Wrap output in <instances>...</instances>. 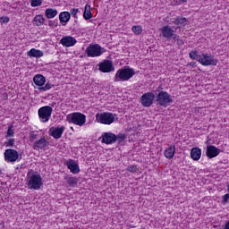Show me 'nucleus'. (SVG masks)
Listing matches in <instances>:
<instances>
[{
    "label": "nucleus",
    "mask_w": 229,
    "mask_h": 229,
    "mask_svg": "<svg viewBox=\"0 0 229 229\" xmlns=\"http://www.w3.org/2000/svg\"><path fill=\"white\" fill-rule=\"evenodd\" d=\"M45 21L46 18H44V16L41 14L36 15L33 19L34 26H42Z\"/></svg>",
    "instance_id": "nucleus-26"
},
{
    "label": "nucleus",
    "mask_w": 229,
    "mask_h": 229,
    "mask_svg": "<svg viewBox=\"0 0 229 229\" xmlns=\"http://www.w3.org/2000/svg\"><path fill=\"white\" fill-rule=\"evenodd\" d=\"M3 174V169L0 168V175Z\"/></svg>",
    "instance_id": "nucleus-44"
},
{
    "label": "nucleus",
    "mask_w": 229,
    "mask_h": 229,
    "mask_svg": "<svg viewBox=\"0 0 229 229\" xmlns=\"http://www.w3.org/2000/svg\"><path fill=\"white\" fill-rule=\"evenodd\" d=\"M131 30H132V33H134V35H140V33H142V27H140L139 25L132 26Z\"/></svg>",
    "instance_id": "nucleus-31"
},
{
    "label": "nucleus",
    "mask_w": 229,
    "mask_h": 229,
    "mask_svg": "<svg viewBox=\"0 0 229 229\" xmlns=\"http://www.w3.org/2000/svg\"><path fill=\"white\" fill-rule=\"evenodd\" d=\"M14 133H15V131H13V125H10L9 127H8V130H7V137H13V135H14Z\"/></svg>",
    "instance_id": "nucleus-33"
},
{
    "label": "nucleus",
    "mask_w": 229,
    "mask_h": 229,
    "mask_svg": "<svg viewBox=\"0 0 229 229\" xmlns=\"http://www.w3.org/2000/svg\"><path fill=\"white\" fill-rule=\"evenodd\" d=\"M50 135L54 137V139H61L62 135H64V131H65V126H58L56 128L50 129Z\"/></svg>",
    "instance_id": "nucleus-17"
},
{
    "label": "nucleus",
    "mask_w": 229,
    "mask_h": 229,
    "mask_svg": "<svg viewBox=\"0 0 229 229\" xmlns=\"http://www.w3.org/2000/svg\"><path fill=\"white\" fill-rule=\"evenodd\" d=\"M10 22V18L7 16H3L0 18V23L1 24H8Z\"/></svg>",
    "instance_id": "nucleus-34"
},
{
    "label": "nucleus",
    "mask_w": 229,
    "mask_h": 229,
    "mask_svg": "<svg viewBox=\"0 0 229 229\" xmlns=\"http://www.w3.org/2000/svg\"><path fill=\"white\" fill-rule=\"evenodd\" d=\"M188 65H190V67H196V62H191Z\"/></svg>",
    "instance_id": "nucleus-42"
},
{
    "label": "nucleus",
    "mask_w": 229,
    "mask_h": 229,
    "mask_svg": "<svg viewBox=\"0 0 229 229\" xmlns=\"http://www.w3.org/2000/svg\"><path fill=\"white\" fill-rule=\"evenodd\" d=\"M228 199H229V193H226L225 195H224L222 197V203L225 204V203H228Z\"/></svg>",
    "instance_id": "nucleus-40"
},
{
    "label": "nucleus",
    "mask_w": 229,
    "mask_h": 229,
    "mask_svg": "<svg viewBox=\"0 0 229 229\" xmlns=\"http://www.w3.org/2000/svg\"><path fill=\"white\" fill-rule=\"evenodd\" d=\"M161 34L160 37H163L164 38H166L167 40H171L173 38L174 40H176L177 35L174 33V30L173 28L169 27V25L163 26L160 29Z\"/></svg>",
    "instance_id": "nucleus-9"
},
{
    "label": "nucleus",
    "mask_w": 229,
    "mask_h": 229,
    "mask_svg": "<svg viewBox=\"0 0 229 229\" xmlns=\"http://www.w3.org/2000/svg\"><path fill=\"white\" fill-rule=\"evenodd\" d=\"M189 56L191 60H197V62H199V59L201 58V55H198L197 50H191L189 54Z\"/></svg>",
    "instance_id": "nucleus-29"
},
{
    "label": "nucleus",
    "mask_w": 229,
    "mask_h": 229,
    "mask_svg": "<svg viewBox=\"0 0 229 229\" xmlns=\"http://www.w3.org/2000/svg\"><path fill=\"white\" fill-rule=\"evenodd\" d=\"M55 85L51 84L50 82H47L45 86L39 87L38 90L46 92L47 90H51Z\"/></svg>",
    "instance_id": "nucleus-30"
},
{
    "label": "nucleus",
    "mask_w": 229,
    "mask_h": 229,
    "mask_svg": "<svg viewBox=\"0 0 229 229\" xmlns=\"http://www.w3.org/2000/svg\"><path fill=\"white\" fill-rule=\"evenodd\" d=\"M64 180H66V183L70 187H76L78 185V178L76 177H65Z\"/></svg>",
    "instance_id": "nucleus-28"
},
{
    "label": "nucleus",
    "mask_w": 229,
    "mask_h": 229,
    "mask_svg": "<svg viewBox=\"0 0 229 229\" xmlns=\"http://www.w3.org/2000/svg\"><path fill=\"white\" fill-rule=\"evenodd\" d=\"M98 70L100 72H112L115 71V67H114V64L110 60H105L104 62L99 64Z\"/></svg>",
    "instance_id": "nucleus-12"
},
{
    "label": "nucleus",
    "mask_w": 229,
    "mask_h": 229,
    "mask_svg": "<svg viewBox=\"0 0 229 229\" xmlns=\"http://www.w3.org/2000/svg\"><path fill=\"white\" fill-rule=\"evenodd\" d=\"M37 137H38V133H35V131H30V140L33 141L37 139Z\"/></svg>",
    "instance_id": "nucleus-36"
},
{
    "label": "nucleus",
    "mask_w": 229,
    "mask_h": 229,
    "mask_svg": "<svg viewBox=\"0 0 229 229\" xmlns=\"http://www.w3.org/2000/svg\"><path fill=\"white\" fill-rule=\"evenodd\" d=\"M60 22H69L71 21V13L69 12H62L59 14Z\"/></svg>",
    "instance_id": "nucleus-25"
},
{
    "label": "nucleus",
    "mask_w": 229,
    "mask_h": 229,
    "mask_svg": "<svg viewBox=\"0 0 229 229\" xmlns=\"http://www.w3.org/2000/svg\"><path fill=\"white\" fill-rule=\"evenodd\" d=\"M127 171H129L130 173H137V165H130Z\"/></svg>",
    "instance_id": "nucleus-38"
},
{
    "label": "nucleus",
    "mask_w": 229,
    "mask_h": 229,
    "mask_svg": "<svg viewBox=\"0 0 229 229\" xmlns=\"http://www.w3.org/2000/svg\"><path fill=\"white\" fill-rule=\"evenodd\" d=\"M38 114L41 123H47L53 114V107L49 106H42L38 109Z\"/></svg>",
    "instance_id": "nucleus-7"
},
{
    "label": "nucleus",
    "mask_w": 229,
    "mask_h": 229,
    "mask_svg": "<svg viewBox=\"0 0 229 229\" xmlns=\"http://www.w3.org/2000/svg\"><path fill=\"white\" fill-rule=\"evenodd\" d=\"M83 18L86 21H89V19H92V13L90 12V5L86 4L84 13H83Z\"/></svg>",
    "instance_id": "nucleus-27"
},
{
    "label": "nucleus",
    "mask_w": 229,
    "mask_h": 229,
    "mask_svg": "<svg viewBox=\"0 0 229 229\" xmlns=\"http://www.w3.org/2000/svg\"><path fill=\"white\" fill-rule=\"evenodd\" d=\"M48 26L53 27V21H48Z\"/></svg>",
    "instance_id": "nucleus-43"
},
{
    "label": "nucleus",
    "mask_w": 229,
    "mask_h": 229,
    "mask_svg": "<svg viewBox=\"0 0 229 229\" xmlns=\"http://www.w3.org/2000/svg\"><path fill=\"white\" fill-rule=\"evenodd\" d=\"M47 146H49V141H47L46 138H41L40 140L34 142L33 149L36 151H40V149L45 150Z\"/></svg>",
    "instance_id": "nucleus-15"
},
{
    "label": "nucleus",
    "mask_w": 229,
    "mask_h": 229,
    "mask_svg": "<svg viewBox=\"0 0 229 229\" xmlns=\"http://www.w3.org/2000/svg\"><path fill=\"white\" fill-rule=\"evenodd\" d=\"M105 51V48L101 47L99 44H90L86 48V55L89 58H96L98 56H101Z\"/></svg>",
    "instance_id": "nucleus-4"
},
{
    "label": "nucleus",
    "mask_w": 229,
    "mask_h": 229,
    "mask_svg": "<svg viewBox=\"0 0 229 229\" xmlns=\"http://www.w3.org/2000/svg\"><path fill=\"white\" fill-rule=\"evenodd\" d=\"M76 42H78L76 38H73L72 36L63 37L60 40V44H62L64 47H72Z\"/></svg>",
    "instance_id": "nucleus-14"
},
{
    "label": "nucleus",
    "mask_w": 229,
    "mask_h": 229,
    "mask_svg": "<svg viewBox=\"0 0 229 229\" xmlns=\"http://www.w3.org/2000/svg\"><path fill=\"white\" fill-rule=\"evenodd\" d=\"M219 153H221V149L217 148L216 146L209 145L207 147L206 156L208 158H216Z\"/></svg>",
    "instance_id": "nucleus-16"
},
{
    "label": "nucleus",
    "mask_w": 229,
    "mask_h": 229,
    "mask_svg": "<svg viewBox=\"0 0 229 229\" xmlns=\"http://www.w3.org/2000/svg\"><path fill=\"white\" fill-rule=\"evenodd\" d=\"M182 3H187V0H181Z\"/></svg>",
    "instance_id": "nucleus-45"
},
{
    "label": "nucleus",
    "mask_w": 229,
    "mask_h": 229,
    "mask_svg": "<svg viewBox=\"0 0 229 229\" xmlns=\"http://www.w3.org/2000/svg\"><path fill=\"white\" fill-rule=\"evenodd\" d=\"M66 121L76 126H83L87 123V115L81 112L72 113L66 115Z\"/></svg>",
    "instance_id": "nucleus-3"
},
{
    "label": "nucleus",
    "mask_w": 229,
    "mask_h": 229,
    "mask_svg": "<svg viewBox=\"0 0 229 229\" xmlns=\"http://www.w3.org/2000/svg\"><path fill=\"white\" fill-rule=\"evenodd\" d=\"M71 130H73V128H72V127H71Z\"/></svg>",
    "instance_id": "nucleus-46"
},
{
    "label": "nucleus",
    "mask_w": 229,
    "mask_h": 229,
    "mask_svg": "<svg viewBox=\"0 0 229 229\" xmlns=\"http://www.w3.org/2000/svg\"><path fill=\"white\" fill-rule=\"evenodd\" d=\"M45 15L47 19H55V15H58V11L53 8H47L45 11Z\"/></svg>",
    "instance_id": "nucleus-24"
},
{
    "label": "nucleus",
    "mask_w": 229,
    "mask_h": 229,
    "mask_svg": "<svg viewBox=\"0 0 229 229\" xmlns=\"http://www.w3.org/2000/svg\"><path fill=\"white\" fill-rule=\"evenodd\" d=\"M176 153V146L171 145L168 148H166L164 152V155L165 158H168V160H171L174 157V154Z\"/></svg>",
    "instance_id": "nucleus-21"
},
{
    "label": "nucleus",
    "mask_w": 229,
    "mask_h": 229,
    "mask_svg": "<svg viewBox=\"0 0 229 229\" xmlns=\"http://www.w3.org/2000/svg\"><path fill=\"white\" fill-rule=\"evenodd\" d=\"M191 158L195 161L199 160V158H201V148L198 147L191 148Z\"/></svg>",
    "instance_id": "nucleus-23"
},
{
    "label": "nucleus",
    "mask_w": 229,
    "mask_h": 229,
    "mask_svg": "<svg viewBox=\"0 0 229 229\" xmlns=\"http://www.w3.org/2000/svg\"><path fill=\"white\" fill-rule=\"evenodd\" d=\"M175 40L178 46H183V44H185V42H183V39L180 38V36H177Z\"/></svg>",
    "instance_id": "nucleus-39"
},
{
    "label": "nucleus",
    "mask_w": 229,
    "mask_h": 229,
    "mask_svg": "<svg viewBox=\"0 0 229 229\" xmlns=\"http://www.w3.org/2000/svg\"><path fill=\"white\" fill-rule=\"evenodd\" d=\"M199 62L206 67H208V65H217V59H215L214 55L208 54H202Z\"/></svg>",
    "instance_id": "nucleus-8"
},
{
    "label": "nucleus",
    "mask_w": 229,
    "mask_h": 229,
    "mask_svg": "<svg viewBox=\"0 0 229 229\" xmlns=\"http://www.w3.org/2000/svg\"><path fill=\"white\" fill-rule=\"evenodd\" d=\"M42 177L38 174H27V187L33 191H38L42 187Z\"/></svg>",
    "instance_id": "nucleus-1"
},
{
    "label": "nucleus",
    "mask_w": 229,
    "mask_h": 229,
    "mask_svg": "<svg viewBox=\"0 0 229 229\" xmlns=\"http://www.w3.org/2000/svg\"><path fill=\"white\" fill-rule=\"evenodd\" d=\"M79 9L73 8L70 10V13L73 15V17H76V14L78 13Z\"/></svg>",
    "instance_id": "nucleus-41"
},
{
    "label": "nucleus",
    "mask_w": 229,
    "mask_h": 229,
    "mask_svg": "<svg viewBox=\"0 0 229 229\" xmlns=\"http://www.w3.org/2000/svg\"><path fill=\"white\" fill-rule=\"evenodd\" d=\"M153 101H155V93L153 92H147L140 98V103L145 108H149L153 105Z\"/></svg>",
    "instance_id": "nucleus-10"
},
{
    "label": "nucleus",
    "mask_w": 229,
    "mask_h": 229,
    "mask_svg": "<svg viewBox=\"0 0 229 229\" xmlns=\"http://www.w3.org/2000/svg\"><path fill=\"white\" fill-rule=\"evenodd\" d=\"M5 162H17L19 160V152L13 148H8L4 151Z\"/></svg>",
    "instance_id": "nucleus-11"
},
{
    "label": "nucleus",
    "mask_w": 229,
    "mask_h": 229,
    "mask_svg": "<svg viewBox=\"0 0 229 229\" xmlns=\"http://www.w3.org/2000/svg\"><path fill=\"white\" fill-rule=\"evenodd\" d=\"M156 102L157 106L166 107L169 103H173V98L167 91L161 90L156 97Z\"/></svg>",
    "instance_id": "nucleus-5"
},
{
    "label": "nucleus",
    "mask_w": 229,
    "mask_h": 229,
    "mask_svg": "<svg viewBox=\"0 0 229 229\" xmlns=\"http://www.w3.org/2000/svg\"><path fill=\"white\" fill-rule=\"evenodd\" d=\"M15 144V139H10L7 142H5V146L9 148H13Z\"/></svg>",
    "instance_id": "nucleus-35"
},
{
    "label": "nucleus",
    "mask_w": 229,
    "mask_h": 229,
    "mask_svg": "<svg viewBox=\"0 0 229 229\" xmlns=\"http://www.w3.org/2000/svg\"><path fill=\"white\" fill-rule=\"evenodd\" d=\"M117 142V136L112 132H104L102 134V144H114Z\"/></svg>",
    "instance_id": "nucleus-13"
},
{
    "label": "nucleus",
    "mask_w": 229,
    "mask_h": 229,
    "mask_svg": "<svg viewBox=\"0 0 229 229\" xmlns=\"http://www.w3.org/2000/svg\"><path fill=\"white\" fill-rule=\"evenodd\" d=\"M30 6H32V8H36V6H42V0H31Z\"/></svg>",
    "instance_id": "nucleus-32"
},
{
    "label": "nucleus",
    "mask_w": 229,
    "mask_h": 229,
    "mask_svg": "<svg viewBox=\"0 0 229 229\" xmlns=\"http://www.w3.org/2000/svg\"><path fill=\"white\" fill-rule=\"evenodd\" d=\"M126 139V135L124 133H119L116 135V140H120V142H123Z\"/></svg>",
    "instance_id": "nucleus-37"
},
{
    "label": "nucleus",
    "mask_w": 229,
    "mask_h": 229,
    "mask_svg": "<svg viewBox=\"0 0 229 229\" xmlns=\"http://www.w3.org/2000/svg\"><path fill=\"white\" fill-rule=\"evenodd\" d=\"M33 81L38 87H44L46 84V77L42 74H37L34 76Z\"/></svg>",
    "instance_id": "nucleus-22"
},
{
    "label": "nucleus",
    "mask_w": 229,
    "mask_h": 229,
    "mask_svg": "<svg viewBox=\"0 0 229 229\" xmlns=\"http://www.w3.org/2000/svg\"><path fill=\"white\" fill-rule=\"evenodd\" d=\"M27 55L30 58H42L44 56V52L42 50L31 48L28 53Z\"/></svg>",
    "instance_id": "nucleus-20"
},
{
    "label": "nucleus",
    "mask_w": 229,
    "mask_h": 229,
    "mask_svg": "<svg viewBox=\"0 0 229 229\" xmlns=\"http://www.w3.org/2000/svg\"><path fill=\"white\" fill-rule=\"evenodd\" d=\"M65 165L70 169L71 173H73V174H78V173H80V165H78L74 160L70 159L66 161Z\"/></svg>",
    "instance_id": "nucleus-18"
},
{
    "label": "nucleus",
    "mask_w": 229,
    "mask_h": 229,
    "mask_svg": "<svg viewBox=\"0 0 229 229\" xmlns=\"http://www.w3.org/2000/svg\"><path fill=\"white\" fill-rule=\"evenodd\" d=\"M135 76V70L132 68L119 69L114 78V81H128Z\"/></svg>",
    "instance_id": "nucleus-2"
},
{
    "label": "nucleus",
    "mask_w": 229,
    "mask_h": 229,
    "mask_svg": "<svg viewBox=\"0 0 229 229\" xmlns=\"http://www.w3.org/2000/svg\"><path fill=\"white\" fill-rule=\"evenodd\" d=\"M116 114H114L113 113H101L96 114V121L98 123H100V124H112L115 121Z\"/></svg>",
    "instance_id": "nucleus-6"
},
{
    "label": "nucleus",
    "mask_w": 229,
    "mask_h": 229,
    "mask_svg": "<svg viewBox=\"0 0 229 229\" xmlns=\"http://www.w3.org/2000/svg\"><path fill=\"white\" fill-rule=\"evenodd\" d=\"M172 21L173 24H176L178 28H183V26H187V18L184 17H176L170 19Z\"/></svg>",
    "instance_id": "nucleus-19"
}]
</instances>
